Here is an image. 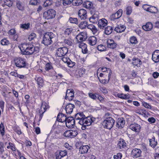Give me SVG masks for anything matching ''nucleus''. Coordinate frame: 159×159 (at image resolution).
<instances>
[{"label": "nucleus", "instance_id": "f257e3e1", "mask_svg": "<svg viewBox=\"0 0 159 159\" xmlns=\"http://www.w3.org/2000/svg\"><path fill=\"white\" fill-rule=\"evenodd\" d=\"M75 119L76 120H79L78 122L82 126V130H85L87 126L90 125L95 120V118L91 116L86 117L83 112L77 113L75 115Z\"/></svg>", "mask_w": 159, "mask_h": 159}, {"label": "nucleus", "instance_id": "f03ea898", "mask_svg": "<svg viewBox=\"0 0 159 159\" xmlns=\"http://www.w3.org/2000/svg\"><path fill=\"white\" fill-rule=\"evenodd\" d=\"M20 49L24 54L30 55L34 52L37 53L39 52L38 47H34L32 44L24 43L20 48Z\"/></svg>", "mask_w": 159, "mask_h": 159}, {"label": "nucleus", "instance_id": "7ed1b4c3", "mask_svg": "<svg viewBox=\"0 0 159 159\" xmlns=\"http://www.w3.org/2000/svg\"><path fill=\"white\" fill-rule=\"evenodd\" d=\"M110 116V114L109 113H106L103 116L105 120L102 123V125L104 128L109 129L112 128L115 122L114 119Z\"/></svg>", "mask_w": 159, "mask_h": 159}, {"label": "nucleus", "instance_id": "20e7f679", "mask_svg": "<svg viewBox=\"0 0 159 159\" xmlns=\"http://www.w3.org/2000/svg\"><path fill=\"white\" fill-rule=\"evenodd\" d=\"M55 35L52 32H48L45 34L43 38L42 42L45 45L48 46L51 44L52 42V39Z\"/></svg>", "mask_w": 159, "mask_h": 159}, {"label": "nucleus", "instance_id": "39448f33", "mask_svg": "<svg viewBox=\"0 0 159 159\" xmlns=\"http://www.w3.org/2000/svg\"><path fill=\"white\" fill-rule=\"evenodd\" d=\"M14 62L16 66L19 68H24L26 66V61L25 59L19 57L15 59Z\"/></svg>", "mask_w": 159, "mask_h": 159}, {"label": "nucleus", "instance_id": "423d86ee", "mask_svg": "<svg viewBox=\"0 0 159 159\" xmlns=\"http://www.w3.org/2000/svg\"><path fill=\"white\" fill-rule=\"evenodd\" d=\"M55 14L56 12L55 10L53 9H51L44 12L43 14V16L44 18L47 19H49L54 17Z\"/></svg>", "mask_w": 159, "mask_h": 159}, {"label": "nucleus", "instance_id": "0eeeda50", "mask_svg": "<svg viewBox=\"0 0 159 159\" xmlns=\"http://www.w3.org/2000/svg\"><path fill=\"white\" fill-rule=\"evenodd\" d=\"M49 108L48 104L45 102H43L42 103V105L40 107V109L39 110V120H40L42 118L43 113L46 111V109Z\"/></svg>", "mask_w": 159, "mask_h": 159}, {"label": "nucleus", "instance_id": "6e6552de", "mask_svg": "<svg viewBox=\"0 0 159 159\" xmlns=\"http://www.w3.org/2000/svg\"><path fill=\"white\" fill-rule=\"evenodd\" d=\"M78 134L77 131L73 130H70L66 131L63 134V135L67 137L74 138Z\"/></svg>", "mask_w": 159, "mask_h": 159}, {"label": "nucleus", "instance_id": "1a4fd4ad", "mask_svg": "<svg viewBox=\"0 0 159 159\" xmlns=\"http://www.w3.org/2000/svg\"><path fill=\"white\" fill-rule=\"evenodd\" d=\"M142 8L144 10L152 13H155L157 11V9L156 7L146 4L143 5Z\"/></svg>", "mask_w": 159, "mask_h": 159}, {"label": "nucleus", "instance_id": "9d476101", "mask_svg": "<svg viewBox=\"0 0 159 159\" xmlns=\"http://www.w3.org/2000/svg\"><path fill=\"white\" fill-rule=\"evenodd\" d=\"M75 119H74L73 117H68L65 122L66 126L69 128L74 127L75 124Z\"/></svg>", "mask_w": 159, "mask_h": 159}, {"label": "nucleus", "instance_id": "9b49d317", "mask_svg": "<svg viewBox=\"0 0 159 159\" xmlns=\"http://www.w3.org/2000/svg\"><path fill=\"white\" fill-rule=\"evenodd\" d=\"M68 52V48L66 47L58 48L57 51V54L58 57H62L66 54Z\"/></svg>", "mask_w": 159, "mask_h": 159}, {"label": "nucleus", "instance_id": "f8f14e48", "mask_svg": "<svg viewBox=\"0 0 159 159\" xmlns=\"http://www.w3.org/2000/svg\"><path fill=\"white\" fill-rule=\"evenodd\" d=\"M74 97V92L72 89H68L66 92L65 99L69 101L72 100Z\"/></svg>", "mask_w": 159, "mask_h": 159}, {"label": "nucleus", "instance_id": "ddd939ff", "mask_svg": "<svg viewBox=\"0 0 159 159\" xmlns=\"http://www.w3.org/2000/svg\"><path fill=\"white\" fill-rule=\"evenodd\" d=\"M129 128L135 132L138 133L140 131L141 127L138 124H133L130 125Z\"/></svg>", "mask_w": 159, "mask_h": 159}, {"label": "nucleus", "instance_id": "4468645a", "mask_svg": "<svg viewBox=\"0 0 159 159\" xmlns=\"http://www.w3.org/2000/svg\"><path fill=\"white\" fill-rule=\"evenodd\" d=\"M92 16L89 18V20L92 23H95L98 21L99 18V13L98 11H95L93 12Z\"/></svg>", "mask_w": 159, "mask_h": 159}, {"label": "nucleus", "instance_id": "2eb2a0df", "mask_svg": "<svg viewBox=\"0 0 159 159\" xmlns=\"http://www.w3.org/2000/svg\"><path fill=\"white\" fill-rule=\"evenodd\" d=\"M122 13V10L121 9H120L118 11L115 13L112 14L110 16V19L112 20H114L115 19H118L120 18Z\"/></svg>", "mask_w": 159, "mask_h": 159}, {"label": "nucleus", "instance_id": "dca6fc26", "mask_svg": "<svg viewBox=\"0 0 159 159\" xmlns=\"http://www.w3.org/2000/svg\"><path fill=\"white\" fill-rule=\"evenodd\" d=\"M79 47L81 49L82 52L84 54L87 53L88 50L87 48V46L86 44L82 42H80L77 43Z\"/></svg>", "mask_w": 159, "mask_h": 159}, {"label": "nucleus", "instance_id": "f3484780", "mask_svg": "<svg viewBox=\"0 0 159 159\" xmlns=\"http://www.w3.org/2000/svg\"><path fill=\"white\" fill-rule=\"evenodd\" d=\"M78 15L81 20H85L87 18V11L84 9H80L79 11Z\"/></svg>", "mask_w": 159, "mask_h": 159}, {"label": "nucleus", "instance_id": "a211bd4d", "mask_svg": "<svg viewBox=\"0 0 159 159\" xmlns=\"http://www.w3.org/2000/svg\"><path fill=\"white\" fill-rule=\"evenodd\" d=\"M141 153L142 151L140 149L135 148L132 150L131 154L134 158H137L140 156Z\"/></svg>", "mask_w": 159, "mask_h": 159}, {"label": "nucleus", "instance_id": "6ab92c4d", "mask_svg": "<svg viewBox=\"0 0 159 159\" xmlns=\"http://www.w3.org/2000/svg\"><path fill=\"white\" fill-rule=\"evenodd\" d=\"M107 24V20L105 18H102L98 20V25L99 28L103 29Z\"/></svg>", "mask_w": 159, "mask_h": 159}, {"label": "nucleus", "instance_id": "aec40b11", "mask_svg": "<svg viewBox=\"0 0 159 159\" xmlns=\"http://www.w3.org/2000/svg\"><path fill=\"white\" fill-rule=\"evenodd\" d=\"M125 123V121L124 118H119L117 120L116 126L119 128L121 129L124 127Z\"/></svg>", "mask_w": 159, "mask_h": 159}, {"label": "nucleus", "instance_id": "412c9836", "mask_svg": "<svg viewBox=\"0 0 159 159\" xmlns=\"http://www.w3.org/2000/svg\"><path fill=\"white\" fill-rule=\"evenodd\" d=\"M87 33L86 32H82L76 37L78 40L82 41L85 40L87 38Z\"/></svg>", "mask_w": 159, "mask_h": 159}, {"label": "nucleus", "instance_id": "4be33fe9", "mask_svg": "<svg viewBox=\"0 0 159 159\" xmlns=\"http://www.w3.org/2000/svg\"><path fill=\"white\" fill-rule=\"evenodd\" d=\"M152 59L155 62L159 61V50L155 51L152 54Z\"/></svg>", "mask_w": 159, "mask_h": 159}, {"label": "nucleus", "instance_id": "5701e85b", "mask_svg": "<svg viewBox=\"0 0 159 159\" xmlns=\"http://www.w3.org/2000/svg\"><path fill=\"white\" fill-rule=\"evenodd\" d=\"M107 44L108 47L111 48H115L116 46V43L113 40L111 39H109L107 40Z\"/></svg>", "mask_w": 159, "mask_h": 159}, {"label": "nucleus", "instance_id": "b1692460", "mask_svg": "<svg viewBox=\"0 0 159 159\" xmlns=\"http://www.w3.org/2000/svg\"><path fill=\"white\" fill-rule=\"evenodd\" d=\"M67 118L65 115L62 113H59L57 117V120L58 122L62 123L64 122H66Z\"/></svg>", "mask_w": 159, "mask_h": 159}, {"label": "nucleus", "instance_id": "393cba45", "mask_svg": "<svg viewBox=\"0 0 159 159\" xmlns=\"http://www.w3.org/2000/svg\"><path fill=\"white\" fill-rule=\"evenodd\" d=\"M74 107V105L72 104L69 103L67 105L65 109L66 113L68 114H71L73 112Z\"/></svg>", "mask_w": 159, "mask_h": 159}, {"label": "nucleus", "instance_id": "a878e982", "mask_svg": "<svg viewBox=\"0 0 159 159\" xmlns=\"http://www.w3.org/2000/svg\"><path fill=\"white\" fill-rule=\"evenodd\" d=\"M35 80L39 87H42L44 85V80L42 77L36 76L35 78Z\"/></svg>", "mask_w": 159, "mask_h": 159}, {"label": "nucleus", "instance_id": "bb28decb", "mask_svg": "<svg viewBox=\"0 0 159 159\" xmlns=\"http://www.w3.org/2000/svg\"><path fill=\"white\" fill-rule=\"evenodd\" d=\"M125 27L124 25H117L115 28V30L117 33H120L123 32L125 29Z\"/></svg>", "mask_w": 159, "mask_h": 159}, {"label": "nucleus", "instance_id": "cd10ccee", "mask_svg": "<svg viewBox=\"0 0 159 159\" xmlns=\"http://www.w3.org/2000/svg\"><path fill=\"white\" fill-rule=\"evenodd\" d=\"M61 60L64 63H66L68 65H71L69 66L71 67L75 65V63L71 61L70 59L68 57H63L61 58Z\"/></svg>", "mask_w": 159, "mask_h": 159}, {"label": "nucleus", "instance_id": "c85d7f7f", "mask_svg": "<svg viewBox=\"0 0 159 159\" xmlns=\"http://www.w3.org/2000/svg\"><path fill=\"white\" fill-rule=\"evenodd\" d=\"M97 39L94 36H92L89 38L88 41L89 44L92 46L96 44L97 43Z\"/></svg>", "mask_w": 159, "mask_h": 159}, {"label": "nucleus", "instance_id": "c756f323", "mask_svg": "<svg viewBox=\"0 0 159 159\" xmlns=\"http://www.w3.org/2000/svg\"><path fill=\"white\" fill-rule=\"evenodd\" d=\"M153 25L152 23L150 22L147 23L145 25H143V29L146 31H150L152 28Z\"/></svg>", "mask_w": 159, "mask_h": 159}, {"label": "nucleus", "instance_id": "7c9ffc66", "mask_svg": "<svg viewBox=\"0 0 159 159\" xmlns=\"http://www.w3.org/2000/svg\"><path fill=\"white\" fill-rule=\"evenodd\" d=\"M89 148V147L87 145L82 146L80 147L79 151L82 154L86 153Z\"/></svg>", "mask_w": 159, "mask_h": 159}, {"label": "nucleus", "instance_id": "2f4dec72", "mask_svg": "<svg viewBox=\"0 0 159 159\" xmlns=\"http://www.w3.org/2000/svg\"><path fill=\"white\" fill-rule=\"evenodd\" d=\"M87 28L91 30L94 34H95L97 33L98 30L97 28L92 24L88 25H87Z\"/></svg>", "mask_w": 159, "mask_h": 159}, {"label": "nucleus", "instance_id": "473e14b6", "mask_svg": "<svg viewBox=\"0 0 159 159\" xmlns=\"http://www.w3.org/2000/svg\"><path fill=\"white\" fill-rule=\"evenodd\" d=\"M149 145L152 148H154L157 145V142L155 140V138L153 137L152 139H149Z\"/></svg>", "mask_w": 159, "mask_h": 159}, {"label": "nucleus", "instance_id": "72a5a7b5", "mask_svg": "<svg viewBox=\"0 0 159 159\" xmlns=\"http://www.w3.org/2000/svg\"><path fill=\"white\" fill-rule=\"evenodd\" d=\"M99 70H100L103 73L107 72L108 74V76H109V77H111V71L110 69L106 67H103L102 68H100Z\"/></svg>", "mask_w": 159, "mask_h": 159}, {"label": "nucleus", "instance_id": "f704fd0d", "mask_svg": "<svg viewBox=\"0 0 159 159\" xmlns=\"http://www.w3.org/2000/svg\"><path fill=\"white\" fill-rule=\"evenodd\" d=\"M133 62L132 64L134 65L137 66L138 65H141L142 64V61L140 59L138 58L134 57L132 59Z\"/></svg>", "mask_w": 159, "mask_h": 159}, {"label": "nucleus", "instance_id": "c9c22d12", "mask_svg": "<svg viewBox=\"0 0 159 159\" xmlns=\"http://www.w3.org/2000/svg\"><path fill=\"white\" fill-rule=\"evenodd\" d=\"M118 147L120 149L124 148L126 146V143L124 140L120 139L117 144Z\"/></svg>", "mask_w": 159, "mask_h": 159}, {"label": "nucleus", "instance_id": "e433bc0d", "mask_svg": "<svg viewBox=\"0 0 159 159\" xmlns=\"http://www.w3.org/2000/svg\"><path fill=\"white\" fill-rule=\"evenodd\" d=\"M30 24L29 23L20 24V28L23 30H28L30 28Z\"/></svg>", "mask_w": 159, "mask_h": 159}, {"label": "nucleus", "instance_id": "4c0bfd02", "mask_svg": "<svg viewBox=\"0 0 159 159\" xmlns=\"http://www.w3.org/2000/svg\"><path fill=\"white\" fill-rule=\"evenodd\" d=\"M93 5V4L92 2L89 1H86L83 4L84 7L89 9L92 7Z\"/></svg>", "mask_w": 159, "mask_h": 159}, {"label": "nucleus", "instance_id": "58836bf2", "mask_svg": "<svg viewBox=\"0 0 159 159\" xmlns=\"http://www.w3.org/2000/svg\"><path fill=\"white\" fill-rule=\"evenodd\" d=\"M77 73H78V75L80 77L82 76L84 74L86 70L84 68H78L77 70ZM78 75V74H77Z\"/></svg>", "mask_w": 159, "mask_h": 159}, {"label": "nucleus", "instance_id": "ea45409f", "mask_svg": "<svg viewBox=\"0 0 159 159\" xmlns=\"http://www.w3.org/2000/svg\"><path fill=\"white\" fill-rule=\"evenodd\" d=\"M113 29V28L111 26H107L105 28V33L106 34H110L112 33Z\"/></svg>", "mask_w": 159, "mask_h": 159}, {"label": "nucleus", "instance_id": "a19ab883", "mask_svg": "<svg viewBox=\"0 0 159 159\" xmlns=\"http://www.w3.org/2000/svg\"><path fill=\"white\" fill-rule=\"evenodd\" d=\"M129 42L132 44H136L138 43L137 38L134 36H132L130 38Z\"/></svg>", "mask_w": 159, "mask_h": 159}, {"label": "nucleus", "instance_id": "79ce46f5", "mask_svg": "<svg viewBox=\"0 0 159 159\" xmlns=\"http://www.w3.org/2000/svg\"><path fill=\"white\" fill-rule=\"evenodd\" d=\"M16 6L19 10L23 11L24 10V7L23 5L20 2L18 1L17 2Z\"/></svg>", "mask_w": 159, "mask_h": 159}, {"label": "nucleus", "instance_id": "37998d69", "mask_svg": "<svg viewBox=\"0 0 159 159\" xmlns=\"http://www.w3.org/2000/svg\"><path fill=\"white\" fill-rule=\"evenodd\" d=\"M83 3L82 0H73L72 3L73 5L75 6H79Z\"/></svg>", "mask_w": 159, "mask_h": 159}, {"label": "nucleus", "instance_id": "c03bdc74", "mask_svg": "<svg viewBox=\"0 0 159 159\" xmlns=\"http://www.w3.org/2000/svg\"><path fill=\"white\" fill-rule=\"evenodd\" d=\"M89 97L93 100H96L98 94L97 93H89L88 94Z\"/></svg>", "mask_w": 159, "mask_h": 159}, {"label": "nucleus", "instance_id": "a18cd8bd", "mask_svg": "<svg viewBox=\"0 0 159 159\" xmlns=\"http://www.w3.org/2000/svg\"><path fill=\"white\" fill-rule=\"evenodd\" d=\"M69 21L70 23L76 24H78L79 23L78 19L76 18L70 17L69 18Z\"/></svg>", "mask_w": 159, "mask_h": 159}, {"label": "nucleus", "instance_id": "49530a36", "mask_svg": "<svg viewBox=\"0 0 159 159\" xmlns=\"http://www.w3.org/2000/svg\"><path fill=\"white\" fill-rule=\"evenodd\" d=\"M1 43L2 45H8L10 44V43L6 38H4L1 40Z\"/></svg>", "mask_w": 159, "mask_h": 159}, {"label": "nucleus", "instance_id": "de8ad7c7", "mask_svg": "<svg viewBox=\"0 0 159 159\" xmlns=\"http://www.w3.org/2000/svg\"><path fill=\"white\" fill-rule=\"evenodd\" d=\"M88 25L87 22L84 21L81 22L79 25V27L81 29H85L86 27H87V25Z\"/></svg>", "mask_w": 159, "mask_h": 159}, {"label": "nucleus", "instance_id": "09e8293b", "mask_svg": "<svg viewBox=\"0 0 159 159\" xmlns=\"http://www.w3.org/2000/svg\"><path fill=\"white\" fill-rule=\"evenodd\" d=\"M0 132L2 136H3L5 135V131L4 124L2 123L0 124Z\"/></svg>", "mask_w": 159, "mask_h": 159}, {"label": "nucleus", "instance_id": "8fccbe9b", "mask_svg": "<svg viewBox=\"0 0 159 159\" xmlns=\"http://www.w3.org/2000/svg\"><path fill=\"white\" fill-rule=\"evenodd\" d=\"M7 149H10L13 151H15L16 150V148L14 144L11 143H9L7 147Z\"/></svg>", "mask_w": 159, "mask_h": 159}, {"label": "nucleus", "instance_id": "3c124183", "mask_svg": "<svg viewBox=\"0 0 159 159\" xmlns=\"http://www.w3.org/2000/svg\"><path fill=\"white\" fill-rule=\"evenodd\" d=\"M120 98L123 99H127L129 98L130 95L129 94H124L123 93H120Z\"/></svg>", "mask_w": 159, "mask_h": 159}, {"label": "nucleus", "instance_id": "603ef678", "mask_svg": "<svg viewBox=\"0 0 159 159\" xmlns=\"http://www.w3.org/2000/svg\"><path fill=\"white\" fill-rule=\"evenodd\" d=\"M5 4L10 7L12 6L13 4V0H3Z\"/></svg>", "mask_w": 159, "mask_h": 159}, {"label": "nucleus", "instance_id": "864d4df0", "mask_svg": "<svg viewBox=\"0 0 159 159\" xmlns=\"http://www.w3.org/2000/svg\"><path fill=\"white\" fill-rule=\"evenodd\" d=\"M13 129L14 131L16 132L18 135H20L22 134L21 130L18 126H15L14 127Z\"/></svg>", "mask_w": 159, "mask_h": 159}, {"label": "nucleus", "instance_id": "5fc2aeb1", "mask_svg": "<svg viewBox=\"0 0 159 159\" xmlns=\"http://www.w3.org/2000/svg\"><path fill=\"white\" fill-rule=\"evenodd\" d=\"M97 49L98 50L102 52L106 50V48L105 46L100 44L98 46Z\"/></svg>", "mask_w": 159, "mask_h": 159}, {"label": "nucleus", "instance_id": "6e6d98bb", "mask_svg": "<svg viewBox=\"0 0 159 159\" xmlns=\"http://www.w3.org/2000/svg\"><path fill=\"white\" fill-rule=\"evenodd\" d=\"M65 43L69 46H71L73 44L72 40L70 39H65L64 41Z\"/></svg>", "mask_w": 159, "mask_h": 159}, {"label": "nucleus", "instance_id": "4d7b16f0", "mask_svg": "<svg viewBox=\"0 0 159 159\" xmlns=\"http://www.w3.org/2000/svg\"><path fill=\"white\" fill-rule=\"evenodd\" d=\"M110 78V77L108 76V78L107 79H102V80L99 79L101 83L103 84H106L108 83Z\"/></svg>", "mask_w": 159, "mask_h": 159}, {"label": "nucleus", "instance_id": "13d9d810", "mask_svg": "<svg viewBox=\"0 0 159 159\" xmlns=\"http://www.w3.org/2000/svg\"><path fill=\"white\" fill-rule=\"evenodd\" d=\"M72 31L73 29L71 28H68L66 29L64 33L66 35H69L72 32Z\"/></svg>", "mask_w": 159, "mask_h": 159}, {"label": "nucleus", "instance_id": "bf43d9fd", "mask_svg": "<svg viewBox=\"0 0 159 159\" xmlns=\"http://www.w3.org/2000/svg\"><path fill=\"white\" fill-rule=\"evenodd\" d=\"M36 34L34 33H31L29 35L28 39L30 41H31L36 38Z\"/></svg>", "mask_w": 159, "mask_h": 159}, {"label": "nucleus", "instance_id": "052dcab7", "mask_svg": "<svg viewBox=\"0 0 159 159\" xmlns=\"http://www.w3.org/2000/svg\"><path fill=\"white\" fill-rule=\"evenodd\" d=\"M142 105L145 107V108L148 109H151L152 107L149 104L145 102L144 101H143L142 102Z\"/></svg>", "mask_w": 159, "mask_h": 159}, {"label": "nucleus", "instance_id": "680f3d73", "mask_svg": "<svg viewBox=\"0 0 159 159\" xmlns=\"http://www.w3.org/2000/svg\"><path fill=\"white\" fill-rule=\"evenodd\" d=\"M53 67L51 63H48L45 65V69L47 71H48L52 69Z\"/></svg>", "mask_w": 159, "mask_h": 159}, {"label": "nucleus", "instance_id": "e2e57ef3", "mask_svg": "<svg viewBox=\"0 0 159 159\" xmlns=\"http://www.w3.org/2000/svg\"><path fill=\"white\" fill-rule=\"evenodd\" d=\"M52 4V1L50 0H46L44 2L43 5L45 7L50 6Z\"/></svg>", "mask_w": 159, "mask_h": 159}, {"label": "nucleus", "instance_id": "0e129e2a", "mask_svg": "<svg viewBox=\"0 0 159 159\" xmlns=\"http://www.w3.org/2000/svg\"><path fill=\"white\" fill-rule=\"evenodd\" d=\"M122 156V154L120 153H118L113 156L114 159H121Z\"/></svg>", "mask_w": 159, "mask_h": 159}, {"label": "nucleus", "instance_id": "69168bd1", "mask_svg": "<svg viewBox=\"0 0 159 159\" xmlns=\"http://www.w3.org/2000/svg\"><path fill=\"white\" fill-rule=\"evenodd\" d=\"M8 34L9 36H11L13 35L16 34V31L15 29H11L8 32Z\"/></svg>", "mask_w": 159, "mask_h": 159}, {"label": "nucleus", "instance_id": "338daca9", "mask_svg": "<svg viewBox=\"0 0 159 159\" xmlns=\"http://www.w3.org/2000/svg\"><path fill=\"white\" fill-rule=\"evenodd\" d=\"M126 14L127 15H130L132 12V8L131 7H128L126 8Z\"/></svg>", "mask_w": 159, "mask_h": 159}, {"label": "nucleus", "instance_id": "774afa93", "mask_svg": "<svg viewBox=\"0 0 159 159\" xmlns=\"http://www.w3.org/2000/svg\"><path fill=\"white\" fill-rule=\"evenodd\" d=\"M71 3V1L70 0H63V4L65 6L70 5Z\"/></svg>", "mask_w": 159, "mask_h": 159}]
</instances>
